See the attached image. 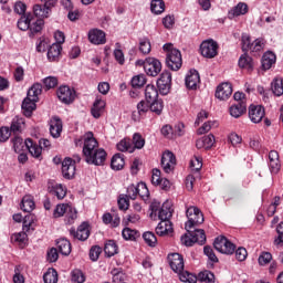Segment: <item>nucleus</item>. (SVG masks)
<instances>
[{
    "label": "nucleus",
    "mask_w": 283,
    "mask_h": 283,
    "mask_svg": "<svg viewBox=\"0 0 283 283\" xmlns=\"http://www.w3.org/2000/svg\"><path fill=\"white\" fill-rule=\"evenodd\" d=\"M83 156L87 165L101 166L107 158V153L98 148V142L94 138V133L88 132L84 135Z\"/></svg>",
    "instance_id": "1"
},
{
    "label": "nucleus",
    "mask_w": 283,
    "mask_h": 283,
    "mask_svg": "<svg viewBox=\"0 0 283 283\" xmlns=\"http://www.w3.org/2000/svg\"><path fill=\"white\" fill-rule=\"evenodd\" d=\"M42 92L43 85H41V83H35L29 88L27 97L22 102V112L28 118H30L32 112L36 109V102Z\"/></svg>",
    "instance_id": "2"
},
{
    "label": "nucleus",
    "mask_w": 283,
    "mask_h": 283,
    "mask_svg": "<svg viewBox=\"0 0 283 283\" xmlns=\"http://www.w3.org/2000/svg\"><path fill=\"white\" fill-rule=\"evenodd\" d=\"M43 25H45V22L43 20L34 19L32 13L22 15L18 21L19 30H22V32L30 30L31 34H39V32L43 30Z\"/></svg>",
    "instance_id": "3"
},
{
    "label": "nucleus",
    "mask_w": 283,
    "mask_h": 283,
    "mask_svg": "<svg viewBox=\"0 0 283 283\" xmlns=\"http://www.w3.org/2000/svg\"><path fill=\"white\" fill-rule=\"evenodd\" d=\"M164 51L167 52L166 64L174 72H178L182 67V54L178 49H174V44L166 43L163 46Z\"/></svg>",
    "instance_id": "4"
},
{
    "label": "nucleus",
    "mask_w": 283,
    "mask_h": 283,
    "mask_svg": "<svg viewBox=\"0 0 283 283\" xmlns=\"http://www.w3.org/2000/svg\"><path fill=\"white\" fill-rule=\"evenodd\" d=\"M186 216L188 218V221L185 224L186 231H189V229H193V227H198L205 222V214H202V211H200L196 206L187 208Z\"/></svg>",
    "instance_id": "5"
},
{
    "label": "nucleus",
    "mask_w": 283,
    "mask_h": 283,
    "mask_svg": "<svg viewBox=\"0 0 283 283\" xmlns=\"http://www.w3.org/2000/svg\"><path fill=\"white\" fill-rule=\"evenodd\" d=\"M213 247L216 251L224 255H233L235 253V244L229 241L227 237H218L213 242Z\"/></svg>",
    "instance_id": "6"
},
{
    "label": "nucleus",
    "mask_w": 283,
    "mask_h": 283,
    "mask_svg": "<svg viewBox=\"0 0 283 283\" xmlns=\"http://www.w3.org/2000/svg\"><path fill=\"white\" fill-rule=\"evenodd\" d=\"M200 52L206 59H214L218 56V42L213 40H206L200 45Z\"/></svg>",
    "instance_id": "7"
},
{
    "label": "nucleus",
    "mask_w": 283,
    "mask_h": 283,
    "mask_svg": "<svg viewBox=\"0 0 283 283\" xmlns=\"http://www.w3.org/2000/svg\"><path fill=\"white\" fill-rule=\"evenodd\" d=\"M157 87L159 93L164 96L169 94V90H171V73L169 71H165L160 74V77L157 80Z\"/></svg>",
    "instance_id": "8"
},
{
    "label": "nucleus",
    "mask_w": 283,
    "mask_h": 283,
    "mask_svg": "<svg viewBox=\"0 0 283 283\" xmlns=\"http://www.w3.org/2000/svg\"><path fill=\"white\" fill-rule=\"evenodd\" d=\"M163 71V64L155 57H147L145 64V72L147 76H158Z\"/></svg>",
    "instance_id": "9"
},
{
    "label": "nucleus",
    "mask_w": 283,
    "mask_h": 283,
    "mask_svg": "<svg viewBox=\"0 0 283 283\" xmlns=\"http://www.w3.org/2000/svg\"><path fill=\"white\" fill-rule=\"evenodd\" d=\"M57 98L65 105H70V103H74L76 92L70 88V86H60L57 90Z\"/></svg>",
    "instance_id": "10"
},
{
    "label": "nucleus",
    "mask_w": 283,
    "mask_h": 283,
    "mask_svg": "<svg viewBox=\"0 0 283 283\" xmlns=\"http://www.w3.org/2000/svg\"><path fill=\"white\" fill-rule=\"evenodd\" d=\"M70 234L75 239L80 240L81 242H85L87 238H90V224L87 222H83L78 226L77 230L74 228L70 229Z\"/></svg>",
    "instance_id": "11"
},
{
    "label": "nucleus",
    "mask_w": 283,
    "mask_h": 283,
    "mask_svg": "<svg viewBox=\"0 0 283 283\" xmlns=\"http://www.w3.org/2000/svg\"><path fill=\"white\" fill-rule=\"evenodd\" d=\"M62 175L66 180H72L76 176V165H74L72 158L66 157L62 161Z\"/></svg>",
    "instance_id": "12"
},
{
    "label": "nucleus",
    "mask_w": 283,
    "mask_h": 283,
    "mask_svg": "<svg viewBox=\"0 0 283 283\" xmlns=\"http://www.w3.org/2000/svg\"><path fill=\"white\" fill-rule=\"evenodd\" d=\"M169 264L175 273H182L185 271V259L180 253H172L168 255Z\"/></svg>",
    "instance_id": "13"
},
{
    "label": "nucleus",
    "mask_w": 283,
    "mask_h": 283,
    "mask_svg": "<svg viewBox=\"0 0 283 283\" xmlns=\"http://www.w3.org/2000/svg\"><path fill=\"white\" fill-rule=\"evenodd\" d=\"M161 167L166 174H171V170L176 167V156L174 153L167 150L163 154Z\"/></svg>",
    "instance_id": "14"
},
{
    "label": "nucleus",
    "mask_w": 283,
    "mask_h": 283,
    "mask_svg": "<svg viewBox=\"0 0 283 283\" xmlns=\"http://www.w3.org/2000/svg\"><path fill=\"white\" fill-rule=\"evenodd\" d=\"M54 7H50L46 4H34L33 13L36 17V21H43V19H49L50 14H52V9Z\"/></svg>",
    "instance_id": "15"
},
{
    "label": "nucleus",
    "mask_w": 283,
    "mask_h": 283,
    "mask_svg": "<svg viewBox=\"0 0 283 283\" xmlns=\"http://www.w3.org/2000/svg\"><path fill=\"white\" fill-rule=\"evenodd\" d=\"M233 94V86L231 83H222L217 87L216 91V97L219 98V101H227L229 96Z\"/></svg>",
    "instance_id": "16"
},
{
    "label": "nucleus",
    "mask_w": 283,
    "mask_h": 283,
    "mask_svg": "<svg viewBox=\"0 0 283 283\" xmlns=\"http://www.w3.org/2000/svg\"><path fill=\"white\" fill-rule=\"evenodd\" d=\"M200 85V73L196 70H190L186 76V86L188 90H198Z\"/></svg>",
    "instance_id": "17"
},
{
    "label": "nucleus",
    "mask_w": 283,
    "mask_h": 283,
    "mask_svg": "<svg viewBox=\"0 0 283 283\" xmlns=\"http://www.w3.org/2000/svg\"><path fill=\"white\" fill-rule=\"evenodd\" d=\"M88 41L93 43V45H104L107 40L105 39V32L93 29L88 32Z\"/></svg>",
    "instance_id": "18"
},
{
    "label": "nucleus",
    "mask_w": 283,
    "mask_h": 283,
    "mask_svg": "<svg viewBox=\"0 0 283 283\" xmlns=\"http://www.w3.org/2000/svg\"><path fill=\"white\" fill-rule=\"evenodd\" d=\"M265 112L262 106L251 105L249 108V118L252 123H261L264 118Z\"/></svg>",
    "instance_id": "19"
},
{
    "label": "nucleus",
    "mask_w": 283,
    "mask_h": 283,
    "mask_svg": "<svg viewBox=\"0 0 283 283\" xmlns=\"http://www.w3.org/2000/svg\"><path fill=\"white\" fill-rule=\"evenodd\" d=\"M61 132H63V122L61 118L53 117L50 122V134L53 138H59L61 136Z\"/></svg>",
    "instance_id": "20"
},
{
    "label": "nucleus",
    "mask_w": 283,
    "mask_h": 283,
    "mask_svg": "<svg viewBox=\"0 0 283 283\" xmlns=\"http://www.w3.org/2000/svg\"><path fill=\"white\" fill-rule=\"evenodd\" d=\"M216 144V137L213 134H209L208 136H203L202 138L198 139L196 143L197 149H211Z\"/></svg>",
    "instance_id": "21"
},
{
    "label": "nucleus",
    "mask_w": 283,
    "mask_h": 283,
    "mask_svg": "<svg viewBox=\"0 0 283 283\" xmlns=\"http://www.w3.org/2000/svg\"><path fill=\"white\" fill-rule=\"evenodd\" d=\"M275 61H277L275 53L271 51L265 52L261 61L263 70H271L275 65Z\"/></svg>",
    "instance_id": "22"
},
{
    "label": "nucleus",
    "mask_w": 283,
    "mask_h": 283,
    "mask_svg": "<svg viewBox=\"0 0 283 283\" xmlns=\"http://www.w3.org/2000/svg\"><path fill=\"white\" fill-rule=\"evenodd\" d=\"M20 207L25 213H32V211H34V208L36 207L34 203V198L30 195H25L22 198Z\"/></svg>",
    "instance_id": "23"
},
{
    "label": "nucleus",
    "mask_w": 283,
    "mask_h": 283,
    "mask_svg": "<svg viewBox=\"0 0 283 283\" xmlns=\"http://www.w3.org/2000/svg\"><path fill=\"white\" fill-rule=\"evenodd\" d=\"M174 231V227L171 226V221H160L156 227L157 235H169Z\"/></svg>",
    "instance_id": "24"
},
{
    "label": "nucleus",
    "mask_w": 283,
    "mask_h": 283,
    "mask_svg": "<svg viewBox=\"0 0 283 283\" xmlns=\"http://www.w3.org/2000/svg\"><path fill=\"white\" fill-rule=\"evenodd\" d=\"M103 112H105V101L96 98L93 107L91 108V114L93 118H98L103 115Z\"/></svg>",
    "instance_id": "25"
},
{
    "label": "nucleus",
    "mask_w": 283,
    "mask_h": 283,
    "mask_svg": "<svg viewBox=\"0 0 283 283\" xmlns=\"http://www.w3.org/2000/svg\"><path fill=\"white\" fill-rule=\"evenodd\" d=\"M247 112V103L245 102H237L234 105L230 107V115L233 118H240L242 114Z\"/></svg>",
    "instance_id": "26"
},
{
    "label": "nucleus",
    "mask_w": 283,
    "mask_h": 283,
    "mask_svg": "<svg viewBox=\"0 0 283 283\" xmlns=\"http://www.w3.org/2000/svg\"><path fill=\"white\" fill-rule=\"evenodd\" d=\"M171 203H169V201H166L158 212V218L164 222H169V218H171Z\"/></svg>",
    "instance_id": "27"
},
{
    "label": "nucleus",
    "mask_w": 283,
    "mask_h": 283,
    "mask_svg": "<svg viewBox=\"0 0 283 283\" xmlns=\"http://www.w3.org/2000/svg\"><path fill=\"white\" fill-rule=\"evenodd\" d=\"M190 238H195L197 244H205L207 242V234L205 233V230L202 229H196L195 231H191V229L187 230Z\"/></svg>",
    "instance_id": "28"
},
{
    "label": "nucleus",
    "mask_w": 283,
    "mask_h": 283,
    "mask_svg": "<svg viewBox=\"0 0 283 283\" xmlns=\"http://www.w3.org/2000/svg\"><path fill=\"white\" fill-rule=\"evenodd\" d=\"M25 147H27V149H29V153L31 154V156H33V158L41 157L43 148H41L40 145L34 144V142H32V139L25 140Z\"/></svg>",
    "instance_id": "29"
},
{
    "label": "nucleus",
    "mask_w": 283,
    "mask_h": 283,
    "mask_svg": "<svg viewBox=\"0 0 283 283\" xmlns=\"http://www.w3.org/2000/svg\"><path fill=\"white\" fill-rule=\"evenodd\" d=\"M57 251L62 255H70L72 253V243L67 239H60L56 242Z\"/></svg>",
    "instance_id": "30"
},
{
    "label": "nucleus",
    "mask_w": 283,
    "mask_h": 283,
    "mask_svg": "<svg viewBox=\"0 0 283 283\" xmlns=\"http://www.w3.org/2000/svg\"><path fill=\"white\" fill-rule=\"evenodd\" d=\"M239 67L242 70H248V72L253 71V59L249 54L244 53L239 59Z\"/></svg>",
    "instance_id": "31"
},
{
    "label": "nucleus",
    "mask_w": 283,
    "mask_h": 283,
    "mask_svg": "<svg viewBox=\"0 0 283 283\" xmlns=\"http://www.w3.org/2000/svg\"><path fill=\"white\" fill-rule=\"evenodd\" d=\"M111 167L114 171H120L125 167V158L122 154H116L111 160Z\"/></svg>",
    "instance_id": "32"
},
{
    "label": "nucleus",
    "mask_w": 283,
    "mask_h": 283,
    "mask_svg": "<svg viewBox=\"0 0 283 283\" xmlns=\"http://www.w3.org/2000/svg\"><path fill=\"white\" fill-rule=\"evenodd\" d=\"M145 98L147 103L158 99V88L154 84H148L145 90Z\"/></svg>",
    "instance_id": "33"
},
{
    "label": "nucleus",
    "mask_w": 283,
    "mask_h": 283,
    "mask_svg": "<svg viewBox=\"0 0 283 283\" xmlns=\"http://www.w3.org/2000/svg\"><path fill=\"white\" fill-rule=\"evenodd\" d=\"M247 12H249V6L244 2H240L230 11L229 14L232 17H242V14H247Z\"/></svg>",
    "instance_id": "34"
},
{
    "label": "nucleus",
    "mask_w": 283,
    "mask_h": 283,
    "mask_svg": "<svg viewBox=\"0 0 283 283\" xmlns=\"http://www.w3.org/2000/svg\"><path fill=\"white\" fill-rule=\"evenodd\" d=\"M271 90L274 96L283 95V80L275 77L271 83Z\"/></svg>",
    "instance_id": "35"
},
{
    "label": "nucleus",
    "mask_w": 283,
    "mask_h": 283,
    "mask_svg": "<svg viewBox=\"0 0 283 283\" xmlns=\"http://www.w3.org/2000/svg\"><path fill=\"white\" fill-rule=\"evenodd\" d=\"M104 252L107 258H113V255L118 253V245L114 240H109L104 247Z\"/></svg>",
    "instance_id": "36"
},
{
    "label": "nucleus",
    "mask_w": 283,
    "mask_h": 283,
    "mask_svg": "<svg viewBox=\"0 0 283 283\" xmlns=\"http://www.w3.org/2000/svg\"><path fill=\"white\" fill-rule=\"evenodd\" d=\"M165 108V104L163 103V99H155L149 103V109L157 116H160L163 114V109Z\"/></svg>",
    "instance_id": "37"
},
{
    "label": "nucleus",
    "mask_w": 283,
    "mask_h": 283,
    "mask_svg": "<svg viewBox=\"0 0 283 283\" xmlns=\"http://www.w3.org/2000/svg\"><path fill=\"white\" fill-rule=\"evenodd\" d=\"M61 44H52L48 51L49 61H55L56 59H59V56H61Z\"/></svg>",
    "instance_id": "38"
},
{
    "label": "nucleus",
    "mask_w": 283,
    "mask_h": 283,
    "mask_svg": "<svg viewBox=\"0 0 283 283\" xmlns=\"http://www.w3.org/2000/svg\"><path fill=\"white\" fill-rule=\"evenodd\" d=\"M150 10H151L153 14H163V12H165V1L153 0L150 2Z\"/></svg>",
    "instance_id": "39"
},
{
    "label": "nucleus",
    "mask_w": 283,
    "mask_h": 283,
    "mask_svg": "<svg viewBox=\"0 0 283 283\" xmlns=\"http://www.w3.org/2000/svg\"><path fill=\"white\" fill-rule=\"evenodd\" d=\"M44 283H56L59 282V273L54 269H49L43 275Z\"/></svg>",
    "instance_id": "40"
},
{
    "label": "nucleus",
    "mask_w": 283,
    "mask_h": 283,
    "mask_svg": "<svg viewBox=\"0 0 283 283\" xmlns=\"http://www.w3.org/2000/svg\"><path fill=\"white\" fill-rule=\"evenodd\" d=\"M122 235L124 240H136V238H140V232L136 230H132L130 228H124L122 231Z\"/></svg>",
    "instance_id": "41"
},
{
    "label": "nucleus",
    "mask_w": 283,
    "mask_h": 283,
    "mask_svg": "<svg viewBox=\"0 0 283 283\" xmlns=\"http://www.w3.org/2000/svg\"><path fill=\"white\" fill-rule=\"evenodd\" d=\"M180 282H187V283H196L198 282V276L189 273L188 271H181L178 273Z\"/></svg>",
    "instance_id": "42"
},
{
    "label": "nucleus",
    "mask_w": 283,
    "mask_h": 283,
    "mask_svg": "<svg viewBox=\"0 0 283 283\" xmlns=\"http://www.w3.org/2000/svg\"><path fill=\"white\" fill-rule=\"evenodd\" d=\"M24 126L25 122L23 118L14 117L11 122L10 130L13 132V134H17V132H21Z\"/></svg>",
    "instance_id": "43"
},
{
    "label": "nucleus",
    "mask_w": 283,
    "mask_h": 283,
    "mask_svg": "<svg viewBox=\"0 0 283 283\" xmlns=\"http://www.w3.org/2000/svg\"><path fill=\"white\" fill-rule=\"evenodd\" d=\"M143 238L144 242H146L148 247H156V244H158V239L156 238V234L151 231L144 232Z\"/></svg>",
    "instance_id": "44"
},
{
    "label": "nucleus",
    "mask_w": 283,
    "mask_h": 283,
    "mask_svg": "<svg viewBox=\"0 0 283 283\" xmlns=\"http://www.w3.org/2000/svg\"><path fill=\"white\" fill-rule=\"evenodd\" d=\"M139 51L142 54H149L151 52V42H149V39L143 38L139 40Z\"/></svg>",
    "instance_id": "45"
},
{
    "label": "nucleus",
    "mask_w": 283,
    "mask_h": 283,
    "mask_svg": "<svg viewBox=\"0 0 283 283\" xmlns=\"http://www.w3.org/2000/svg\"><path fill=\"white\" fill-rule=\"evenodd\" d=\"M200 282L213 283L216 282V275L211 271H203L199 273Z\"/></svg>",
    "instance_id": "46"
},
{
    "label": "nucleus",
    "mask_w": 283,
    "mask_h": 283,
    "mask_svg": "<svg viewBox=\"0 0 283 283\" xmlns=\"http://www.w3.org/2000/svg\"><path fill=\"white\" fill-rule=\"evenodd\" d=\"M77 218L78 212L76 211V209L72 208V206H69L65 217L67 224H74V220H76Z\"/></svg>",
    "instance_id": "47"
},
{
    "label": "nucleus",
    "mask_w": 283,
    "mask_h": 283,
    "mask_svg": "<svg viewBox=\"0 0 283 283\" xmlns=\"http://www.w3.org/2000/svg\"><path fill=\"white\" fill-rule=\"evenodd\" d=\"M67 209H70V205H57L53 212V218H63L65 213H67Z\"/></svg>",
    "instance_id": "48"
},
{
    "label": "nucleus",
    "mask_w": 283,
    "mask_h": 283,
    "mask_svg": "<svg viewBox=\"0 0 283 283\" xmlns=\"http://www.w3.org/2000/svg\"><path fill=\"white\" fill-rule=\"evenodd\" d=\"M271 260H273V254L270 252H262L259 255L258 262L260 266H266V264L271 263Z\"/></svg>",
    "instance_id": "49"
},
{
    "label": "nucleus",
    "mask_w": 283,
    "mask_h": 283,
    "mask_svg": "<svg viewBox=\"0 0 283 283\" xmlns=\"http://www.w3.org/2000/svg\"><path fill=\"white\" fill-rule=\"evenodd\" d=\"M145 83H147V80L144 74L135 75L130 81L132 87H143Z\"/></svg>",
    "instance_id": "50"
},
{
    "label": "nucleus",
    "mask_w": 283,
    "mask_h": 283,
    "mask_svg": "<svg viewBox=\"0 0 283 283\" xmlns=\"http://www.w3.org/2000/svg\"><path fill=\"white\" fill-rule=\"evenodd\" d=\"M44 87L52 90L59 85V78L56 76H48L43 80Z\"/></svg>",
    "instance_id": "51"
},
{
    "label": "nucleus",
    "mask_w": 283,
    "mask_h": 283,
    "mask_svg": "<svg viewBox=\"0 0 283 283\" xmlns=\"http://www.w3.org/2000/svg\"><path fill=\"white\" fill-rule=\"evenodd\" d=\"M101 253H103V249L98 245H94L90 250V259L92 262H97L98 258H101Z\"/></svg>",
    "instance_id": "52"
},
{
    "label": "nucleus",
    "mask_w": 283,
    "mask_h": 283,
    "mask_svg": "<svg viewBox=\"0 0 283 283\" xmlns=\"http://www.w3.org/2000/svg\"><path fill=\"white\" fill-rule=\"evenodd\" d=\"M12 143H13V149L15 154H20V151H23V147H25V142L23 143V138L14 137L12 139Z\"/></svg>",
    "instance_id": "53"
},
{
    "label": "nucleus",
    "mask_w": 283,
    "mask_h": 283,
    "mask_svg": "<svg viewBox=\"0 0 283 283\" xmlns=\"http://www.w3.org/2000/svg\"><path fill=\"white\" fill-rule=\"evenodd\" d=\"M133 144L136 149H143L145 147V138L139 133H135L133 136Z\"/></svg>",
    "instance_id": "54"
},
{
    "label": "nucleus",
    "mask_w": 283,
    "mask_h": 283,
    "mask_svg": "<svg viewBox=\"0 0 283 283\" xmlns=\"http://www.w3.org/2000/svg\"><path fill=\"white\" fill-rule=\"evenodd\" d=\"M12 136V130L9 127L2 126L0 127V143H7Z\"/></svg>",
    "instance_id": "55"
},
{
    "label": "nucleus",
    "mask_w": 283,
    "mask_h": 283,
    "mask_svg": "<svg viewBox=\"0 0 283 283\" xmlns=\"http://www.w3.org/2000/svg\"><path fill=\"white\" fill-rule=\"evenodd\" d=\"M126 193V198H129L130 200H136V198H138V184L136 186H128Z\"/></svg>",
    "instance_id": "56"
},
{
    "label": "nucleus",
    "mask_w": 283,
    "mask_h": 283,
    "mask_svg": "<svg viewBox=\"0 0 283 283\" xmlns=\"http://www.w3.org/2000/svg\"><path fill=\"white\" fill-rule=\"evenodd\" d=\"M241 43H242V50L243 52H249V50L251 49V35L243 33L241 36Z\"/></svg>",
    "instance_id": "57"
},
{
    "label": "nucleus",
    "mask_w": 283,
    "mask_h": 283,
    "mask_svg": "<svg viewBox=\"0 0 283 283\" xmlns=\"http://www.w3.org/2000/svg\"><path fill=\"white\" fill-rule=\"evenodd\" d=\"M72 282L75 283H83L85 282V274L81 270H73L72 271Z\"/></svg>",
    "instance_id": "58"
},
{
    "label": "nucleus",
    "mask_w": 283,
    "mask_h": 283,
    "mask_svg": "<svg viewBox=\"0 0 283 283\" xmlns=\"http://www.w3.org/2000/svg\"><path fill=\"white\" fill-rule=\"evenodd\" d=\"M54 192L59 200H63V198L67 196V189H65V187H63L61 184L54 187Z\"/></svg>",
    "instance_id": "59"
},
{
    "label": "nucleus",
    "mask_w": 283,
    "mask_h": 283,
    "mask_svg": "<svg viewBox=\"0 0 283 283\" xmlns=\"http://www.w3.org/2000/svg\"><path fill=\"white\" fill-rule=\"evenodd\" d=\"M118 151H130L132 153V143L128 139H122L117 144Z\"/></svg>",
    "instance_id": "60"
},
{
    "label": "nucleus",
    "mask_w": 283,
    "mask_h": 283,
    "mask_svg": "<svg viewBox=\"0 0 283 283\" xmlns=\"http://www.w3.org/2000/svg\"><path fill=\"white\" fill-rule=\"evenodd\" d=\"M248 255H249V252H247V248L240 247L235 250V258L238 262H244Z\"/></svg>",
    "instance_id": "61"
},
{
    "label": "nucleus",
    "mask_w": 283,
    "mask_h": 283,
    "mask_svg": "<svg viewBox=\"0 0 283 283\" xmlns=\"http://www.w3.org/2000/svg\"><path fill=\"white\" fill-rule=\"evenodd\" d=\"M276 232L279 233L277 238L274 240V244H276V247H283V222H281L277 227H276Z\"/></svg>",
    "instance_id": "62"
},
{
    "label": "nucleus",
    "mask_w": 283,
    "mask_h": 283,
    "mask_svg": "<svg viewBox=\"0 0 283 283\" xmlns=\"http://www.w3.org/2000/svg\"><path fill=\"white\" fill-rule=\"evenodd\" d=\"M190 167H191L192 171H200V169H202V158L195 157L190 161Z\"/></svg>",
    "instance_id": "63"
},
{
    "label": "nucleus",
    "mask_w": 283,
    "mask_h": 283,
    "mask_svg": "<svg viewBox=\"0 0 283 283\" xmlns=\"http://www.w3.org/2000/svg\"><path fill=\"white\" fill-rule=\"evenodd\" d=\"M13 282L14 283H25V277L23 276V274H21V270L19 266H15V269H14Z\"/></svg>",
    "instance_id": "64"
}]
</instances>
